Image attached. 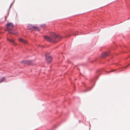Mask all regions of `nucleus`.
<instances>
[{
	"label": "nucleus",
	"instance_id": "obj_1",
	"mask_svg": "<svg viewBox=\"0 0 130 130\" xmlns=\"http://www.w3.org/2000/svg\"><path fill=\"white\" fill-rule=\"evenodd\" d=\"M45 39L47 41L54 43H56L58 41H60L62 38L61 36L56 35L54 33H52L51 35V37H49L47 36H45L44 37Z\"/></svg>",
	"mask_w": 130,
	"mask_h": 130
},
{
	"label": "nucleus",
	"instance_id": "obj_2",
	"mask_svg": "<svg viewBox=\"0 0 130 130\" xmlns=\"http://www.w3.org/2000/svg\"><path fill=\"white\" fill-rule=\"evenodd\" d=\"M7 30L10 33L12 34L15 35V34L13 33L11 31V30L10 29L9 27H10L12 28H13L14 27V26L13 25V24L12 23H9L7 24Z\"/></svg>",
	"mask_w": 130,
	"mask_h": 130
},
{
	"label": "nucleus",
	"instance_id": "obj_3",
	"mask_svg": "<svg viewBox=\"0 0 130 130\" xmlns=\"http://www.w3.org/2000/svg\"><path fill=\"white\" fill-rule=\"evenodd\" d=\"M46 59L47 61L50 63L52 61V57L50 56L48 53H46L45 55Z\"/></svg>",
	"mask_w": 130,
	"mask_h": 130
},
{
	"label": "nucleus",
	"instance_id": "obj_4",
	"mask_svg": "<svg viewBox=\"0 0 130 130\" xmlns=\"http://www.w3.org/2000/svg\"><path fill=\"white\" fill-rule=\"evenodd\" d=\"M22 63L24 64H27L28 65H31L33 64V62L32 61H29V60H26L24 61L23 60L21 62Z\"/></svg>",
	"mask_w": 130,
	"mask_h": 130
},
{
	"label": "nucleus",
	"instance_id": "obj_5",
	"mask_svg": "<svg viewBox=\"0 0 130 130\" xmlns=\"http://www.w3.org/2000/svg\"><path fill=\"white\" fill-rule=\"evenodd\" d=\"M109 52L104 53L102 54L101 57L102 58H104L109 56Z\"/></svg>",
	"mask_w": 130,
	"mask_h": 130
},
{
	"label": "nucleus",
	"instance_id": "obj_6",
	"mask_svg": "<svg viewBox=\"0 0 130 130\" xmlns=\"http://www.w3.org/2000/svg\"><path fill=\"white\" fill-rule=\"evenodd\" d=\"M19 41L22 42L24 44L27 43V42L26 40L22 39V38H19Z\"/></svg>",
	"mask_w": 130,
	"mask_h": 130
},
{
	"label": "nucleus",
	"instance_id": "obj_7",
	"mask_svg": "<svg viewBox=\"0 0 130 130\" xmlns=\"http://www.w3.org/2000/svg\"><path fill=\"white\" fill-rule=\"evenodd\" d=\"M32 28L36 29L39 31H40L39 28L38 27L36 26H34L32 27Z\"/></svg>",
	"mask_w": 130,
	"mask_h": 130
},
{
	"label": "nucleus",
	"instance_id": "obj_8",
	"mask_svg": "<svg viewBox=\"0 0 130 130\" xmlns=\"http://www.w3.org/2000/svg\"><path fill=\"white\" fill-rule=\"evenodd\" d=\"M7 40L10 41V42H12L14 44V45H17V44L16 43H15L12 40H11L7 39Z\"/></svg>",
	"mask_w": 130,
	"mask_h": 130
},
{
	"label": "nucleus",
	"instance_id": "obj_9",
	"mask_svg": "<svg viewBox=\"0 0 130 130\" xmlns=\"http://www.w3.org/2000/svg\"><path fill=\"white\" fill-rule=\"evenodd\" d=\"M5 78H3L2 79H1L0 80V83H2V82L5 81Z\"/></svg>",
	"mask_w": 130,
	"mask_h": 130
},
{
	"label": "nucleus",
	"instance_id": "obj_10",
	"mask_svg": "<svg viewBox=\"0 0 130 130\" xmlns=\"http://www.w3.org/2000/svg\"><path fill=\"white\" fill-rule=\"evenodd\" d=\"M45 24H43V25H41V26L43 28H44L45 27Z\"/></svg>",
	"mask_w": 130,
	"mask_h": 130
},
{
	"label": "nucleus",
	"instance_id": "obj_11",
	"mask_svg": "<svg viewBox=\"0 0 130 130\" xmlns=\"http://www.w3.org/2000/svg\"><path fill=\"white\" fill-rule=\"evenodd\" d=\"M6 18H7V17L6 16L5 17V19L4 20V21H5L6 20Z\"/></svg>",
	"mask_w": 130,
	"mask_h": 130
}]
</instances>
